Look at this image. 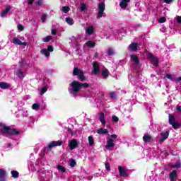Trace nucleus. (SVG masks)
Instances as JSON below:
<instances>
[{"instance_id":"obj_1","label":"nucleus","mask_w":181,"mask_h":181,"mask_svg":"<svg viewBox=\"0 0 181 181\" xmlns=\"http://www.w3.org/2000/svg\"><path fill=\"white\" fill-rule=\"evenodd\" d=\"M0 127H2L0 129V134L3 135H11V136H16L21 134V132L18 130V129H12L9 126H6V124L1 122Z\"/></svg>"},{"instance_id":"obj_2","label":"nucleus","mask_w":181,"mask_h":181,"mask_svg":"<svg viewBox=\"0 0 181 181\" xmlns=\"http://www.w3.org/2000/svg\"><path fill=\"white\" fill-rule=\"evenodd\" d=\"M70 86L71 88L69 89L70 94H77L81 90V82L78 81H73Z\"/></svg>"},{"instance_id":"obj_3","label":"nucleus","mask_w":181,"mask_h":181,"mask_svg":"<svg viewBox=\"0 0 181 181\" xmlns=\"http://www.w3.org/2000/svg\"><path fill=\"white\" fill-rule=\"evenodd\" d=\"M73 76H77L80 80V81H86L87 78H86V76H84V72H83V70L75 66L74 68L73 72H72Z\"/></svg>"},{"instance_id":"obj_4","label":"nucleus","mask_w":181,"mask_h":181,"mask_svg":"<svg viewBox=\"0 0 181 181\" xmlns=\"http://www.w3.org/2000/svg\"><path fill=\"white\" fill-rule=\"evenodd\" d=\"M13 45H16L18 46H28V42L25 41V37L18 35L17 37H14L13 38Z\"/></svg>"},{"instance_id":"obj_5","label":"nucleus","mask_w":181,"mask_h":181,"mask_svg":"<svg viewBox=\"0 0 181 181\" xmlns=\"http://www.w3.org/2000/svg\"><path fill=\"white\" fill-rule=\"evenodd\" d=\"M63 145V141L62 140H58L57 141H54L48 145L47 147L44 148V152H46V149H48L49 151H52V148L54 146H62Z\"/></svg>"},{"instance_id":"obj_6","label":"nucleus","mask_w":181,"mask_h":181,"mask_svg":"<svg viewBox=\"0 0 181 181\" xmlns=\"http://www.w3.org/2000/svg\"><path fill=\"white\" fill-rule=\"evenodd\" d=\"M98 18H103V15H104V11H105V4L104 2H100L98 4Z\"/></svg>"},{"instance_id":"obj_7","label":"nucleus","mask_w":181,"mask_h":181,"mask_svg":"<svg viewBox=\"0 0 181 181\" xmlns=\"http://www.w3.org/2000/svg\"><path fill=\"white\" fill-rule=\"evenodd\" d=\"M146 56L152 62L153 66L158 67L159 64V59H158V58L155 57L151 52H147Z\"/></svg>"},{"instance_id":"obj_8","label":"nucleus","mask_w":181,"mask_h":181,"mask_svg":"<svg viewBox=\"0 0 181 181\" xmlns=\"http://www.w3.org/2000/svg\"><path fill=\"white\" fill-rule=\"evenodd\" d=\"M53 46H48L47 49L44 48L40 50L41 54H44L45 57H50V52H53Z\"/></svg>"},{"instance_id":"obj_9","label":"nucleus","mask_w":181,"mask_h":181,"mask_svg":"<svg viewBox=\"0 0 181 181\" xmlns=\"http://www.w3.org/2000/svg\"><path fill=\"white\" fill-rule=\"evenodd\" d=\"M93 69L92 71L93 74L96 76V74H98V73H101V69H100V64H98V62L97 61L93 62Z\"/></svg>"},{"instance_id":"obj_10","label":"nucleus","mask_w":181,"mask_h":181,"mask_svg":"<svg viewBox=\"0 0 181 181\" xmlns=\"http://www.w3.org/2000/svg\"><path fill=\"white\" fill-rule=\"evenodd\" d=\"M160 136L161 137L158 140V143H160V145H162V144H163V141H166L168 138H169V131L161 132Z\"/></svg>"},{"instance_id":"obj_11","label":"nucleus","mask_w":181,"mask_h":181,"mask_svg":"<svg viewBox=\"0 0 181 181\" xmlns=\"http://www.w3.org/2000/svg\"><path fill=\"white\" fill-rule=\"evenodd\" d=\"M143 141L146 144H152L153 142V137L148 134H145L143 136Z\"/></svg>"},{"instance_id":"obj_12","label":"nucleus","mask_w":181,"mask_h":181,"mask_svg":"<svg viewBox=\"0 0 181 181\" xmlns=\"http://www.w3.org/2000/svg\"><path fill=\"white\" fill-rule=\"evenodd\" d=\"M78 146V142H77V140L72 139L69 144V148L71 151H73V149H76V148Z\"/></svg>"},{"instance_id":"obj_13","label":"nucleus","mask_w":181,"mask_h":181,"mask_svg":"<svg viewBox=\"0 0 181 181\" xmlns=\"http://www.w3.org/2000/svg\"><path fill=\"white\" fill-rule=\"evenodd\" d=\"M86 33L89 36H91L94 33V30H95V26L94 25H90L87 27L86 29Z\"/></svg>"},{"instance_id":"obj_14","label":"nucleus","mask_w":181,"mask_h":181,"mask_svg":"<svg viewBox=\"0 0 181 181\" xmlns=\"http://www.w3.org/2000/svg\"><path fill=\"white\" fill-rule=\"evenodd\" d=\"M170 181H175L177 179V170H174L169 174Z\"/></svg>"},{"instance_id":"obj_15","label":"nucleus","mask_w":181,"mask_h":181,"mask_svg":"<svg viewBox=\"0 0 181 181\" xmlns=\"http://www.w3.org/2000/svg\"><path fill=\"white\" fill-rule=\"evenodd\" d=\"M119 176L122 177H125V176H128V174H127V171L125 170V168L122 166H119L118 168Z\"/></svg>"},{"instance_id":"obj_16","label":"nucleus","mask_w":181,"mask_h":181,"mask_svg":"<svg viewBox=\"0 0 181 181\" xmlns=\"http://www.w3.org/2000/svg\"><path fill=\"white\" fill-rule=\"evenodd\" d=\"M109 76H110V71H108V69H107V68L103 67L102 69V77L103 78H108Z\"/></svg>"},{"instance_id":"obj_17","label":"nucleus","mask_w":181,"mask_h":181,"mask_svg":"<svg viewBox=\"0 0 181 181\" xmlns=\"http://www.w3.org/2000/svg\"><path fill=\"white\" fill-rule=\"evenodd\" d=\"M6 171L4 169H0V181H6Z\"/></svg>"},{"instance_id":"obj_18","label":"nucleus","mask_w":181,"mask_h":181,"mask_svg":"<svg viewBox=\"0 0 181 181\" xmlns=\"http://www.w3.org/2000/svg\"><path fill=\"white\" fill-rule=\"evenodd\" d=\"M130 1L131 0H121L119 3L120 8L125 9V8L128 6V4H129Z\"/></svg>"},{"instance_id":"obj_19","label":"nucleus","mask_w":181,"mask_h":181,"mask_svg":"<svg viewBox=\"0 0 181 181\" xmlns=\"http://www.w3.org/2000/svg\"><path fill=\"white\" fill-rule=\"evenodd\" d=\"M165 77L167 78H168L169 80H171L172 81H175V83H179L180 81H181V76L178 77V78H172V74H168L165 76Z\"/></svg>"},{"instance_id":"obj_20","label":"nucleus","mask_w":181,"mask_h":181,"mask_svg":"<svg viewBox=\"0 0 181 181\" xmlns=\"http://www.w3.org/2000/svg\"><path fill=\"white\" fill-rule=\"evenodd\" d=\"M11 87V84L6 82H0V88L2 90H8Z\"/></svg>"},{"instance_id":"obj_21","label":"nucleus","mask_w":181,"mask_h":181,"mask_svg":"<svg viewBox=\"0 0 181 181\" xmlns=\"http://www.w3.org/2000/svg\"><path fill=\"white\" fill-rule=\"evenodd\" d=\"M9 11H11L10 6H7L5 10L1 11V15H0L1 18H5V16L8 15V12H9Z\"/></svg>"},{"instance_id":"obj_22","label":"nucleus","mask_w":181,"mask_h":181,"mask_svg":"<svg viewBox=\"0 0 181 181\" xmlns=\"http://www.w3.org/2000/svg\"><path fill=\"white\" fill-rule=\"evenodd\" d=\"M99 120L100 121L102 125H105V124H107L105 122V117L104 116V113L103 112L100 113Z\"/></svg>"},{"instance_id":"obj_23","label":"nucleus","mask_w":181,"mask_h":181,"mask_svg":"<svg viewBox=\"0 0 181 181\" xmlns=\"http://www.w3.org/2000/svg\"><path fill=\"white\" fill-rule=\"evenodd\" d=\"M115 146V144H114V139H109V140L107 141L106 148H114Z\"/></svg>"},{"instance_id":"obj_24","label":"nucleus","mask_w":181,"mask_h":181,"mask_svg":"<svg viewBox=\"0 0 181 181\" xmlns=\"http://www.w3.org/2000/svg\"><path fill=\"white\" fill-rule=\"evenodd\" d=\"M168 122H169L170 125H172L174 123H175L176 120L175 119V116H173V115H168Z\"/></svg>"},{"instance_id":"obj_25","label":"nucleus","mask_w":181,"mask_h":181,"mask_svg":"<svg viewBox=\"0 0 181 181\" xmlns=\"http://www.w3.org/2000/svg\"><path fill=\"white\" fill-rule=\"evenodd\" d=\"M171 168H173V169H179L181 168V160H178L175 164H173L171 165Z\"/></svg>"},{"instance_id":"obj_26","label":"nucleus","mask_w":181,"mask_h":181,"mask_svg":"<svg viewBox=\"0 0 181 181\" xmlns=\"http://www.w3.org/2000/svg\"><path fill=\"white\" fill-rule=\"evenodd\" d=\"M97 134H99V135H103L104 134H108V129L100 128L98 129Z\"/></svg>"},{"instance_id":"obj_27","label":"nucleus","mask_w":181,"mask_h":181,"mask_svg":"<svg viewBox=\"0 0 181 181\" xmlns=\"http://www.w3.org/2000/svg\"><path fill=\"white\" fill-rule=\"evenodd\" d=\"M131 60H132V62H134L135 64H139V59L138 58V56L131 55Z\"/></svg>"},{"instance_id":"obj_28","label":"nucleus","mask_w":181,"mask_h":181,"mask_svg":"<svg viewBox=\"0 0 181 181\" xmlns=\"http://www.w3.org/2000/svg\"><path fill=\"white\" fill-rule=\"evenodd\" d=\"M57 169L59 170V172H61L62 173H66V172H67V169L60 165H57Z\"/></svg>"},{"instance_id":"obj_29","label":"nucleus","mask_w":181,"mask_h":181,"mask_svg":"<svg viewBox=\"0 0 181 181\" xmlns=\"http://www.w3.org/2000/svg\"><path fill=\"white\" fill-rule=\"evenodd\" d=\"M12 177H14V179H18L19 177V172L16 170H11V172Z\"/></svg>"},{"instance_id":"obj_30","label":"nucleus","mask_w":181,"mask_h":181,"mask_svg":"<svg viewBox=\"0 0 181 181\" xmlns=\"http://www.w3.org/2000/svg\"><path fill=\"white\" fill-rule=\"evenodd\" d=\"M17 76L18 78H23V77H25V76L23 75V71H22V69L17 70Z\"/></svg>"},{"instance_id":"obj_31","label":"nucleus","mask_w":181,"mask_h":181,"mask_svg":"<svg viewBox=\"0 0 181 181\" xmlns=\"http://www.w3.org/2000/svg\"><path fill=\"white\" fill-rule=\"evenodd\" d=\"M79 9L81 12H85V11H87V5H86L84 3L81 4Z\"/></svg>"},{"instance_id":"obj_32","label":"nucleus","mask_w":181,"mask_h":181,"mask_svg":"<svg viewBox=\"0 0 181 181\" xmlns=\"http://www.w3.org/2000/svg\"><path fill=\"white\" fill-rule=\"evenodd\" d=\"M89 146H93L94 145V138L93 136H89L88 138Z\"/></svg>"},{"instance_id":"obj_33","label":"nucleus","mask_w":181,"mask_h":181,"mask_svg":"<svg viewBox=\"0 0 181 181\" xmlns=\"http://www.w3.org/2000/svg\"><path fill=\"white\" fill-rule=\"evenodd\" d=\"M141 42H138V40H134L129 46H141Z\"/></svg>"},{"instance_id":"obj_34","label":"nucleus","mask_w":181,"mask_h":181,"mask_svg":"<svg viewBox=\"0 0 181 181\" xmlns=\"http://www.w3.org/2000/svg\"><path fill=\"white\" fill-rule=\"evenodd\" d=\"M171 125L174 129H179V128H180L181 124L175 122L174 124Z\"/></svg>"},{"instance_id":"obj_35","label":"nucleus","mask_w":181,"mask_h":181,"mask_svg":"<svg viewBox=\"0 0 181 181\" xmlns=\"http://www.w3.org/2000/svg\"><path fill=\"white\" fill-rule=\"evenodd\" d=\"M62 12H63L64 13H67V12H69V11H70V7L69 6H63L61 8Z\"/></svg>"},{"instance_id":"obj_36","label":"nucleus","mask_w":181,"mask_h":181,"mask_svg":"<svg viewBox=\"0 0 181 181\" xmlns=\"http://www.w3.org/2000/svg\"><path fill=\"white\" fill-rule=\"evenodd\" d=\"M128 49L130 52H137L138 46H129Z\"/></svg>"},{"instance_id":"obj_37","label":"nucleus","mask_w":181,"mask_h":181,"mask_svg":"<svg viewBox=\"0 0 181 181\" xmlns=\"http://www.w3.org/2000/svg\"><path fill=\"white\" fill-rule=\"evenodd\" d=\"M90 87V83H81V88H88Z\"/></svg>"},{"instance_id":"obj_38","label":"nucleus","mask_w":181,"mask_h":181,"mask_svg":"<svg viewBox=\"0 0 181 181\" xmlns=\"http://www.w3.org/2000/svg\"><path fill=\"white\" fill-rule=\"evenodd\" d=\"M66 22L68 23V25H74V21H73V18H66Z\"/></svg>"},{"instance_id":"obj_39","label":"nucleus","mask_w":181,"mask_h":181,"mask_svg":"<svg viewBox=\"0 0 181 181\" xmlns=\"http://www.w3.org/2000/svg\"><path fill=\"white\" fill-rule=\"evenodd\" d=\"M95 45L97 44L94 40H89L86 42V46H95Z\"/></svg>"},{"instance_id":"obj_40","label":"nucleus","mask_w":181,"mask_h":181,"mask_svg":"<svg viewBox=\"0 0 181 181\" xmlns=\"http://www.w3.org/2000/svg\"><path fill=\"white\" fill-rule=\"evenodd\" d=\"M50 40H52V36L50 35H48L42 38V42H50Z\"/></svg>"},{"instance_id":"obj_41","label":"nucleus","mask_w":181,"mask_h":181,"mask_svg":"<svg viewBox=\"0 0 181 181\" xmlns=\"http://www.w3.org/2000/svg\"><path fill=\"white\" fill-rule=\"evenodd\" d=\"M77 165V163L76 162V160L72 159L70 162V167L71 168H74Z\"/></svg>"},{"instance_id":"obj_42","label":"nucleus","mask_w":181,"mask_h":181,"mask_svg":"<svg viewBox=\"0 0 181 181\" xmlns=\"http://www.w3.org/2000/svg\"><path fill=\"white\" fill-rule=\"evenodd\" d=\"M25 64H26V61H25V59H21V60L19 62L20 67H23V66H25Z\"/></svg>"},{"instance_id":"obj_43","label":"nucleus","mask_w":181,"mask_h":181,"mask_svg":"<svg viewBox=\"0 0 181 181\" xmlns=\"http://www.w3.org/2000/svg\"><path fill=\"white\" fill-rule=\"evenodd\" d=\"M105 169L107 172H110L111 170V166L110 165V163H105Z\"/></svg>"},{"instance_id":"obj_44","label":"nucleus","mask_w":181,"mask_h":181,"mask_svg":"<svg viewBox=\"0 0 181 181\" xmlns=\"http://www.w3.org/2000/svg\"><path fill=\"white\" fill-rule=\"evenodd\" d=\"M114 49L112 48H110L108 50H107V54L108 56H113L114 54Z\"/></svg>"},{"instance_id":"obj_45","label":"nucleus","mask_w":181,"mask_h":181,"mask_svg":"<svg viewBox=\"0 0 181 181\" xmlns=\"http://www.w3.org/2000/svg\"><path fill=\"white\" fill-rule=\"evenodd\" d=\"M46 91H47V87L44 86L41 88V95H43V94H45V93H46Z\"/></svg>"},{"instance_id":"obj_46","label":"nucleus","mask_w":181,"mask_h":181,"mask_svg":"<svg viewBox=\"0 0 181 181\" xmlns=\"http://www.w3.org/2000/svg\"><path fill=\"white\" fill-rule=\"evenodd\" d=\"M112 121H113V122H118V121H119V118L115 115H113L112 117Z\"/></svg>"},{"instance_id":"obj_47","label":"nucleus","mask_w":181,"mask_h":181,"mask_svg":"<svg viewBox=\"0 0 181 181\" xmlns=\"http://www.w3.org/2000/svg\"><path fill=\"white\" fill-rule=\"evenodd\" d=\"M39 103H34L33 105H32V109L33 110H38L39 109Z\"/></svg>"},{"instance_id":"obj_48","label":"nucleus","mask_w":181,"mask_h":181,"mask_svg":"<svg viewBox=\"0 0 181 181\" xmlns=\"http://www.w3.org/2000/svg\"><path fill=\"white\" fill-rule=\"evenodd\" d=\"M47 19V15L46 14H42L41 17V21L42 22H46V20Z\"/></svg>"},{"instance_id":"obj_49","label":"nucleus","mask_w":181,"mask_h":181,"mask_svg":"<svg viewBox=\"0 0 181 181\" xmlns=\"http://www.w3.org/2000/svg\"><path fill=\"white\" fill-rule=\"evenodd\" d=\"M165 22H166V18H165V17H161V18L158 20V23H165Z\"/></svg>"},{"instance_id":"obj_50","label":"nucleus","mask_w":181,"mask_h":181,"mask_svg":"<svg viewBox=\"0 0 181 181\" xmlns=\"http://www.w3.org/2000/svg\"><path fill=\"white\" fill-rule=\"evenodd\" d=\"M109 95H110V98H115V97H116V94H115V92H110V93H109Z\"/></svg>"},{"instance_id":"obj_51","label":"nucleus","mask_w":181,"mask_h":181,"mask_svg":"<svg viewBox=\"0 0 181 181\" xmlns=\"http://www.w3.org/2000/svg\"><path fill=\"white\" fill-rule=\"evenodd\" d=\"M17 28H18V30H23V29H24L23 25H22L21 24L18 25Z\"/></svg>"},{"instance_id":"obj_52","label":"nucleus","mask_w":181,"mask_h":181,"mask_svg":"<svg viewBox=\"0 0 181 181\" xmlns=\"http://www.w3.org/2000/svg\"><path fill=\"white\" fill-rule=\"evenodd\" d=\"M57 33V30H56V29H52V35H53L54 36L56 35Z\"/></svg>"},{"instance_id":"obj_53","label":"nucleus","mask_w":181,"mask_h":181,"mask_svg":"<svg viewBox=\"0 0 181 181\" xmlns=\"http://www.w3.org/2000/svg\"><path fill=\"white\" fill-rule=\"evenodd\" d=\"M111 138H113V139H117L118 138V136L117 134H112L110 135Z\"/></svg>"},{"instance_id":"obj_54","label":"nucleus","mask_w":181,"mask_h":181,"mask_svg":"<svg viewBox=\"0 0 181 181\" xmlns=\"http://www.w3.org/2000/svg\"><path fill=\"white\" fill-rule=\"evenodd\" d=\"M177 23H181V16L177 17Z\"/></svg>"},{"instance_id":"obj_55","label":"nucleus","mask_w":181,"mask_h":181,"mask_svg":"<svg viewBox=\"0 0 181 181\" xmlns=\"http://www.w3.org/2000/svg\"><path fill=\"white\" fill-rule=\"evenodd\" d=\"M81 40V36H78V37H76V42H78V41Z\"/></svg>"},{"instance_id":"obj_56","label":"nucleus","mask_w":181,"mask_h":181,"mask_svg":"<svg viewBox=\"0 0 181 181\" xmlns=\"http://www.w3.org/2000/svg\"><path fill=\"white\" fill-rule=\"evenodd\" d=\"M43 2V0H39L37 4V5H42V3Z\"/></svg>"},{"instance_id":"obj_57","label":"nucleus","mask_w":181,"mask_h":181,"mask_svg":"<svg viewBox=\"0 0 181 181\" xmlns=\"http://www.w3.org/2000/svg\"><path fill=\"white\" fill-rule=\"evenodd\" d=\"M177 111H178V112H181V106L177 107Z\"/></svg>"},{"instance_id":"obj_58","label":"nucleus","mask_w":181,"mask_h":181,"mask_svg":"<svg viewBox=\"0 0 181 181\" xmlns=\"http://www.w3.org/2000/svg\"><path fill=\"white\" fill-rule=\"evenodd\" d=\"M33 4V0H28V5H32Z\"/></svg>"},{"instance_id":"obj_59","label":"nucleus","mask_w":181,"mask_h":181,"mask_svg":"<svg viewBox=\"0 0 181 181\" xmlns=\"http://www.w3.org/2000/svg\"><path fill=\"white\" fill-rule=\"evenodd\" d=\"M89 47H94V46H90Z\"/></svg>"},{"instance_id":"obj_60","label":"nucleus","mask_w":181,"mask_h":181,"mask_svg":"<svg viewBox=\"0 0 181 181\" xmlns=\"http://www.w3.org/2000/svg\"><path fill=\"white\" fill-rule=\"evenodd\" d=\"M73 39H76L74 37H72Z\"/></svg>"}]
</instances>
